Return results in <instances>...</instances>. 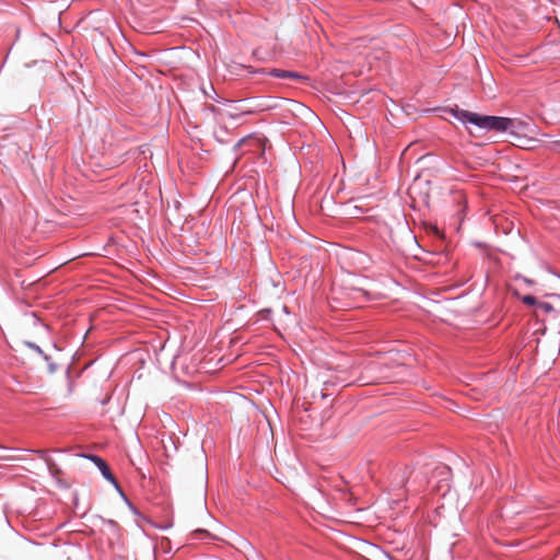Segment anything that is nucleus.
Segmentation results:
<instances>
[{
    "label": "nucleus",
    "mask_w": 560,
    "mask_h": 560,
    "mask_svg": "<svg viewBox=\"0 0 560 560\" xmlns=\"http://www.w3.org/2000/svg\"><path fill=\"white\" fill-rule=\"evenodd\" d=\"M404 476H405V474L402 475V478H401V481H400V486H401V487L406 486V481H405Z\"/></svg>",
    "instance_id": "nucleus-11"
},
{
    "label": "nucleus",
    "mask_w": 560,
    "mask_h": 560,
    "mask_svg": "<svg viewBox=\"0 0 560 560\" xmlns=\"http://www.w3.org/2000/svg\"><path fill=\"white\" fill-rule=\"evenodd\" d=\"M23 345L38 353L47 362L49 371L51 373H54L57 370V365L51 361V358L48 354H46L38 345L32 341H23Z\"/></svg>",
    "instance_id": "nucleus-5"
},
{
    "label": "nucleus",
    "mask_w": 560,
    "mask_h": 560,
    "mask_svg": "<svg viewBox=\"0 0 560 560\" xmlns=\"http://www.w3.org/2000/svg\"><path fill=\"white\" fill-rule=\"evenodd\" d=\"M456 117L464 124H472L487 131L504 132L514 127V119L508 117L486 116L468 110H458Z\"/></svg>",
    "instance_id": "nucleus-1"
},
{
    "label": "nucleus",
    "mask_w": 560,
    "mask_h": 560,
    "mask_svg": "<svg viewBox=\"0 0 560 560\" xmlns=\"http://www.w3.org/2000/svg\"><path fill=\"white\" fill-rule=\"evenodd\" d=\"M451 468L446 465H439L434 468L428 483L444 495L451 488Z\"/></svg>",
    "instance_id": "nucleus-2"
},
{
    "label": "nucleus",
    "mask_w": 560,
    "mask_h": 560,
    "mask_svg": "<svg viewBox=\"0 0 560 560\" xmlns=\"http://www.w3.org/2000/svg\"><path fill=\"white\" fill-rule=\"evenodd\" d=\"M83 457H85V458L90 459L91 462H93L95 464V466L98 468V470L101 471L102 476L107 481H109L119 492H121L120 487H119L116 478L114 477V475L109 470V467H108V465L106 464V462L104 459H102L100 456L93 455V454L84 455Z\"/></svg>",
    "instance_id": "nucleus-3"
},
{
    "label": "nucleus",
    "mask_w": 560,
    "mask_h": 560,
    "mask_svg": "<svg viewBox=\"0 0 560 560\" xmlns=\"http://www.w3.org/2000/svg\"><path fill=\"white\" fill-rule=\"evenodd\" d=\"M270 75L279 79H301L302 75H300L298 72L287 71V70H280V69H273L270 72Z\"/></svg>",
    "instance_id": "nucleus-6"
},
{
    "label": "nucleus",
    "mask_w": 560,
    "mask_h": 560,
    "mask_svg": "<svg viewBox=\"0 0 560 560\" xmlns=\"http://www.w3.org/2000/svg\"><path fill=\"white\" fill-rule=\"evenodd\" d=\"M550 149L560 152V140L552 141L550 143Z\"/></svg>",
    "instance_id": "nucleus-9"
},
{
    "label": "nucleus",
    "mask_w": 560,
    "mask_h": 560,
    "mask_svg": "<svg viewBox=\"0 0 560 560\" xmlns=\"http://www.w3.org/2000/svg\"><path fill=\"white\" fill-rule=\"evenodd\" d=\"M522 279H523V280H524V282H526L527 284H532V283H533V281H532V280H529V279H527V278H524V277H523Z\"/></svg>",
    "instance_id": "nucleus-10"
},
{
    "label": "nucleus",
    "mask_w": 560,
    "mask_h": 560,
    "mask_svg": "<svg viewBox=\"0 0 560 560\" xmlns=\"http://www.w3.org/2000/svg\"><path fill=\"white\" fill-rule=\"evenodd\" d=\"M522 301L526 305L536 306V307H537V303H539V301H537L536 298H534L533 295H524L522 298Z\"/></svg>",
    "instance_id": "nucleus-7"
},
{
    "label": "nucleus",
    "mask_w": 560,
    "mask_h": 560,
    "mask_svg": "<svg viewBox=\"0 0 560 560\" xmlns=\"http://www.w3.org/2000/svg\"><path fill=\"white\" fill-rule=\"evenodd\" d=\"M555 302H556V306L558 308V311H560V294H550L549 295Z\"/></svg>",
    "instance_id": "nucleus-8"
},
{
    "label": "nucleus",
    "mask_w": 560,
    "mask_h": 560,
    "mask_svg": "<svg viewBox=\"0 0 560 560\" xmlns=\"http://www.w3.org/2000/svg\"><path fill=\"white\" fill-rule=\"evenodd\" d=\"M378 369H380V366L376 362L369 363V365L365 368V371L368 373H370L371 375H369L368 377L362 380L363 384L380 382V381L388 378V375H386V374H383V373L376 374L375 372L378 371Z\"/></svg>",
    "instance_id": "nucleus-4"
}]
</instances>
